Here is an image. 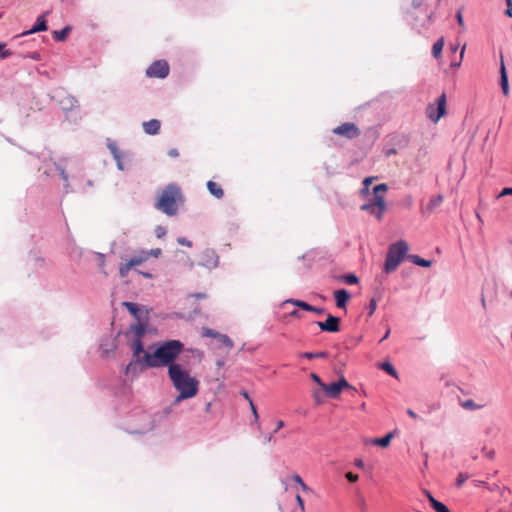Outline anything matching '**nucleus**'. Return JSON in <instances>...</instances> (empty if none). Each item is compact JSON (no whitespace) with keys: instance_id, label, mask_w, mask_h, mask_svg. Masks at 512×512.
Listing matches in <instances>:
<instances>
[{"instance_id":"1","label":"nucleus","mask_w":512,"mask_h":512,"mask_svg":"<svg viewBox=\"0 0 512 512\" xmlns=\"http://www.w3.org/2000/svg\"><path fill=\"white\" fill-rule=\"evenodd\" d=\"M183 351L184 343L182 341L166 344L154 354L153 358L150 357L145 360L149 369L167 367L168 377L175 390L178 391L175 403L191 399L199 392V380L191 376L182 364L176 362Z\"/></svg>"},{"instance_id":"2","label":"nucleus","mask_w":512,"mask_h":512,"mask_svg":"<svg viewBox=\"0 0 512 512\" xmlns=\"http://www.w3.org/2000/svg\"><path fill=\"white\" fill-rule=\"evenodd\" d=\"M149 320H144L140 322H136L131 324L125 331V337H130L132 335V340L130 341V348L132 351V359L125 366L124 373L125 375H132L133 377H137L144 370L149 369L148 364H146V359L150 357H154V354L162 348L166 344L177 343L180 340L178 339H169L164 341H158L152 343L148 346L147 350L144 347L143 338L148 332Z\"/></svg>"},{"instance_id":"3","label":"nucleus","mask_w":512,"mask_h":512,"mask_svg":"<svg viewBox=\"0 0 512 512\" xmlns=\"http://www.w3.org/2000/svg\"><path fill=\"white\" fill-rule=\"evenodd\" d=\"M183 201L184 196L180 186L172 182L164 187L155 203V207L162 213L171 217L177 214L178 203Z\"/></svg>"},{"instance_id":"4","label":"nucleus","mask_w":512,"mask_h":512,"mask_svg":"<svg viewBox=\"0 0 512 512\" xmlns=\"http://www.w3.org/2000/svg\"><path fill=\"white\" fill-rule=\"evenodd\" d=\"M409 245L403 240H397L389 245L386 254L383 270L386 274H390L397 269L402 261L408 256Z\"/></svg>"},{"instance_id":"5","label":"nucleus","mask_w":512,"mask_h":512,"mask_svg":"<svg viewBox=\"0 0 512 512\" xmlns=\"http://www.w3.org/2000/svg\"><path fill=\"white\" fill-rule=\"evenodd\" d=\"M49 97L51 101L57 104L65 113L78 107V100L62 87L52 89L49 93Z\"/></svg>"},{"instance_id":"6","label":"nucleus","mask_w":512,"mask_h":512,"mask_svg":"<svg viewBox=\"0 0 512 512\" xmlns=\"http://www.w3.org/2000/svg\"><path fill=\"white\" fill-rule=\"evenodd\" d=\"M447 98L446 94L442 93L434 104H429L426 109V114L428 118L437 123L442 117H444L447 113L446 110Z\"/></svg>"},{"instance_id":"7","label":"nucleus","mask_w":512,"mask_h":512,"mask_svg":"<svg viewBox=\"0 0 512 512\" xmlns=\"http://www.w3.org/2000/svg\"><path fill=\"white\" fill-rule=\"evenodd\" d=\"M169 64L166 60L154 61L146 70V76L149 78L164 79L169 75Z\"/></svg>"},{"instance_id":"8","label":"nucleus","mask_w":512,"mask_h":512,"mask_svg":"<svg viewBox=\"0 0 512 512\" xmlns=\"http://www.w3.org/2000/svg\"><path fill=\"white\" fill-rule=\"evenodd\" d=\"M122 305L135 318L136 322L149 320V310L144 305L131 301H124Z\"/></svg>"},{"instance_id":"9","label":"nucleus","mask_w":512,"mask_h":512,"mask_svg":"<svg viewBox=\"0 0 512 512\" xmlns=\"http://www.w3.org/2000/svg\"><path fill=\"white\" fill-rule=\"evenodd\" d=\"M219 264V256L214 249L207 248L199 256L198 265L209 270L214 269Z\"/></svg>"},{"instance_id":"10","label":"nucleus","mask_w":512,"mask_h":512,"mask_svg":"<svg viewBox=\"0 0 512 512\" xmlns=\"http://www.w3.org/2000/svg\"><path fill=\"white\" fill-rule=\"evenodd\" d=\"M333 133L351 140L360 135V130L355 123L345 122L335 127Z\"/></svg>"},{"instance_id":"11","label":"nucleus","mask_w":512,"mask_h":512,"mask_svg":"<svg viewBox=\"0 0 512 512\" xmlns=\"http://www.w3.org/2000/svg\"><path fill=\"white\" fill-rule=\"evenodd\" d=\"M341 318L338 316H334L332 314H328L325 321H317L316 324L323 332L328 333H337L340 331Z\"/></svg>"},{"instance_id":"12","label":"nucleus","mask_w":512,"mask_h":512,"mask_svg":"<svg viewBox=\"0 0 512 512\" xmlns=\"http://www.w3.org/2000/svg\"><path fill=\"white\" fill-rule=\"evenodd\" d=\"M136 415L139 417L140 421L143 424L139 428L129 430L128 432L130 434H145V433L151 431L155 427L154 420L152 419L151 414H149L145 411H141V412L137 413Z\"/></svg>"},{"instance_id":"13","label":"nucleus","mask_w":512,"mask_h":512,"mask_svg":"<svg viewBox=\"0 0 512 512\" xmlns=\"http://www.w3.org/2000/svg\"><path fill=\"white\" fill-rule=\"evenodd\" d=\"M48 13L49 12H45V13L39 15L29 30L22 32L20 35H17L16 37L27 36V35H31L34 33L47 31L48 24H47V20H46V15Z\"/></svg>"},{"instance_id":"14","label":"nucleus","mask_w":512,"mask_h":512,"mask_svg":"<svg viewBox=\"0 0 512 512\" xmlns=\"http://www.w3.org/2000/svg\"><path fill=\"white\" fill-rule=\"evenodd\" d=\"M285 303H290L304 311L312 312V313L319 314V315L324 314L326 312V309L324 307L313 306V305L309 304L308 302H306L304 300H300V299L290 298V299H287L285 301Z\"/></svg>"},{"instance_id":"15","label":"nucleus","mask_w":512,"mask_h":512,"mask_svg":"<svg viewBox=\"0 0 512 512\" xmlns=\"http://www.w3.org/2000/svg\"><path fill=\"white\" fill-rule=\"evenodd\" d=\"M335 305L339 309H346L349 300L351 299V293L345 289L341 288L335 290L334 293Z\"/></svg>"},{"instance_id":"16","label":"nucleus","mask_w":512,"mask_h":512,"mask_svg":"<svg viewBox=\"0 0 512 512\" xmlns=\"http://www.w3.org/2000/svg\"><path fill=\"white\" fill-rule=\"evenodd\" d=\"M500 77H499V85L502 89V92L505 96L509 95L510 88H509V78L508 73L504 64L503 56H501L500 61V69H499Z\"/></svg>"},{"instance_id":"17","label":"nucleus","mask_w":512,"mask_h":512,"mask_svg":"<svg viewBox=\"0 0 512 512\" xmlns=\"http://www.w3.org/2000/svg\"><path fill=\"white\" fill-rule=\"evenodd\" d=\"M320 250L318 249H311L305 254L298 257V260H302L304 262L305 268L309 269L312 267L313 263L316 261V259L320 258Z\"/></svg>"},{"instance_id":"18","label":"nucleus","mask_w":512,"mask_h":512,"mask_svg":"<svg viewBox=\"0 0 512 512\" xmlns=\"http://www.w3.org/2000/svg\"><path fill=\"white\" fill-rule=\"evenodd\" d=\"M161 122L158 119H151L143 123V130L147 135H157L160 132Z\"/></svg>"},{"instance_id":"19","label":"nucleus","mask_w":512,"mask_h":512,"mask_svg":"<svg viewBox=\"0 0 512 512\" xmlns=\"http://www.w3.org/2000/svg\"><path fill=\"white\" fill-rule=\"evenodd\" d=\"M396 433L397 430L390 431L382 437L373 438L371 440V443L381 448H387L390 445L391 440L394 438Z\"/></svg>"},{"instance_id":"20","label":"nucleus","mask_w":512,"mask_h":512,"mask_svg":"<svg viewBox=\"0 0 512 512\" xmlns=\"http://www.w3.org/2000/svg\"><path fill=\"white\" fill-rule=\"evenodd\" d=\"M121 331H118L116 334V337L114 339H102L101 340V348L103 353L109 354L111 352H114L117 349V344L115 343L116 339L121 335Z\"/></svg>"},{"instance_id":"21","label":"nucleus","mask_w":512,"mask_h":512,"mask_svg":"<svg viewBox=\"0 0 512 512\" xmlns=\"http://www.w3.org/2000/svg\"><path fill=\"white\" fill-rule=\"evenodd\" d=\"M322 390L326 393V395L329 398H332V399H337L342 392L341 389L339 388L338 384L336 383V381H333L330 384L323 385Z\"/></svg>"},{"instance_id":"22","label":"nucleus","mask_w":512,"mask_h":512,"mask_svg":"<svg viewBox=\"0 0 512 512\" xmlns=\"http://www.w3.org/2000/svg\"><path fill=\"white\" fill-rule=\"evenodd\" d=\"M443 202V196L441 194H438L436 196H433L425 208H422L423 214H431L437 207L440 206V204Z\"/></svg>"},{"instance_id":"23","label":"nucleus","mask_w":512,"mask_h":512,"mask_svg":"<svg viewBox=\"0 0 512 512\" xmlns=\"http://www.w3.org/2000/svg\"><path fill=\"white\" fill-rule=\"evenodd\" d=\"M377 366H378V368L380 370L384 371L389 376H391V377H393L395 379L399 378V374H398L396 368L394 367V365L389 360H385V361L379 362L377 364Z\"/></svg>"},{"instance_id":"24","label":"nucleus","mask_w":512,"mask_h":512,"mask_svg":"<svg viewBox=\"0 0 512 512\" xmlns=\"http://www.w3.org/2000/svg\"><path fill=\"white\" fill-rule=\"evenodd\" d=\"M369 202L376 206L378 214H384L386 211L387 205L382 194H373L372 199Z\"/></svg>"},{"instance_id":"25","label":"nucleus","mask_w":512,"mask_h":512,"mask_svg":"<svg viewBox=\"0 0 512 512\" xmlns=\"http://www.w3.org/2000/svg\"><path fill=\"white\" fill-rule=\"evenodd\" d=\"M407 260H409L414 265L423 267V268H429L432 265L431 260L422 258L421 256H419L417 254H408Z\"/></svg>"},{"instance_id":"26","label":"nucleus","mask_w":512,"mask_h":512,"mask_svg":"<svg viewBox=\"0 0 512 512\" xmlns=\"http://www.w3.org/2000/svg\"><path fill=\"white\" fill-rule=\"evenodd\" d=\"M209 193L217 199H221L224 196V191L220 185L216 182L209 180L206 184Z\"/></svg>"},{"instance_id":"27","label":"nucleus","mask_w":512,"mask_h":512,"mask_svg":"<svg viewBox=\"0 0 512 512\" xmlns=\"http://www.w3.org/2000/svg\"><path fill=\"white\" fill-rule=\"evenodd\" d=\"M72 27L70 25L64 26L60 30H54L52 32L53 39L58 42L65 41L70 34Z\"/></svg>"},{"instance_id":"28","label":"nucleus","mask_w":512,"mask_h":512,"mask_svg":"<svg viewBox=\"0 0 512 512\" xmlns=\"http://www.w3.org/2000/svg\"><path fill=\"white\" fill-rule=\"evenodd\" d=\"M444 47V38H439L432 46L431 54L434 58H439L442 54Z\"/></svg>"},{"instance_id":"29","label":"nucleus","mask_w":512,"mask_h":512,"mask_svg":"<svg viewBox=\"0 0 512 512\" xmlns=\"http://www.w3.org/2000/svg\"><path fill=\"white\" fill-rule=\"evenodd\" d=\"M360 209L362 211H366V212L370 213L371 215L375 216L378 220H381L382 217H383V214H378L377 213L376 206H374L373 203H371V202H367V203L362 204Z\"/></svg>"},{"instance_id":"30","label":"nucleus","mask_w":512,"mask_h":512,"mask_svg":"<svg viewBox=\"0 0 512 512\" xmlns=\"http://www.w3.org/2000/svg\"><path fill=\"white\" fill-rule=\"evenodd\" d=\"M300 357L306 358L308 360H312L315 358H327L328 353L326 351H318V352L306 351V352L300 353Z\"/></svg>"},{"instance_id":"31","label":"nucleus","mask_w":512,"mask_h":512,"mask_svg":"<svg viewBox=\"0 0 512 512\" xmlns=\"http://www.w3.org/2000/svg\"><path fill=\"white\" fill-rule=\"evenodd\" d=\"M341 281L347 285H356L359 283V278L355 273H346L339 277Z\"/></svg>"},{"instance_id":"32","label":"nucleus","mask_w":512,"mask_h":512,"mask_svg":"<svg viewBox=\"0 0 512 512\" xmlns=\"http://www.w3.org/2000/svg\"><path fill=\"white\" fill-rule=\"evenodd\" d=\"M107 148L112 154L113 158H118V156H122L121 151L119 150L117 143L110 138H107Z\"/></svg>"},{"instance_id":"33","label":"nucleus","mask_w":512,"mask_h":512,"mask_svg":"<svg viewBox=\"0 0 512 512\" xmlns=\"http://www.w3.org/2000/svg\"><path fill=\"white\" fill-rule=\"evenodd\" d=\"M431 507L435 512H451L450 509L439 500H434Z\"/></svg>"},{"instance_id":"34","label":"nucleus","mask_w":512,"mask_h":512,"mask_svg":"<svg viewBox=\"0 0 512 512\" xmlns=\"http://www.w3.org/2000/svg\"><path fill=\"white\" fill-rule=\"evenodd\" d=\"M249 405H250V408H251V411H252V414L254 416V421L251 422V426H253L254 424L257 425L258 428H260V424H259V414H258V411H257V407L256 405L254 404L253 400L252 399H249Z\"/></svg>"},{"instance_id":"35","label":"nucleus","mask_w":512,"mask_h":512,"mask_svg":"<svg viewBox=\"0 0 512 512\" xmlns=\"http://www.w3.org/2000/svg\"><path fill=\"white\" fill-rule=\"evenodd\" d=\"M30 260L33 261V265L35 268H39L44 265V259L41 256H39L36 252L30 253Z\"/></svg>"},{"instance_id":"36","label":"nucleus","mask_w":512,"mask_h":512,"mask_svg":"<svg viewBox=\"0 0 512 512\" xmlns=\"http://www.w3.org/2000/svg\"><path fill=\"white\" fill-rule=\"evenodd\" d=\"M53 165H54L55 169L59 172L63 181L65 182L64 187L68 188V186H69L68 174H67L66 170L63 167H61L60 165L56 164L55 162H53Z\"/></svg>"},{"instance_id":"37","label":"nucleus","mask_w":512,"mask_h":512,"mask_svg":"<svg viewBox=\"0 0 512 512\" xmlns=\"http://www.w3.org/2000/svg\"><path fill=\"white\" fill-rule=\"evenodd\" d=\"M461 406L468 410H477V409L482 408V405L476 404L474 402V400H472V399H467V400L463 401Z\"/></svg>"},{"instance_id":"38","label":"nucleus","mask_w":512,"mask_h":512,"mask_svg":"<svg viewBox=\"0 0 512 512\" xmlns=\"http://www.w3.org/2000/svg\"><path fill=\"white\" fill-rule=\"evenodd\" d=\"M13 52L9 49H6V43L0 42V59L4 60L12 56Z\"/></svg>"},{"instance_id":"39","label":"nucleus","mask_w":512,"mask_h":512,"mask_svg":"<svg viewBox=\"0 0 512 512\" xmlns=\"http://www.w3.org/2000/svg\"><path fill=\"white\" fill-rule=\"evenodd\" d=\"M147 260V256H140V257H131L129 260H128V265L130 266V268H133L135 266H138L140 265L143 261Z\"/></svg>"},{"instance_id":"40","label":"nucleus","mask_w":512,"mask_h":512,"mask_svg":"<svg viewBox=\"0 0 512 512\" xmlns=\"http://www.w3.org/2000/svg\"><path fill=\"white\" fill-rule=\"evenodd\" d=\"M219 342H221L225 347L227 348H232L233 347V341L232 339L226 335V334H220L219 338H218Z\"/></svg>"},{"instance_id":"41","label":"nucleus","mask_w":512,"mask_h":512,"mask_svg":"<svg viewBox=\"0 0 512 512\" xmlns=\"http://www.w3.org/2000/svg\"><path fill=\"white\" fill-rule=\"evenodd\" d=\"M336 383L338 384L341 391L344 389L352 388V386L349 384V382L346 380L344 376H340L338 380H336Z\"/></svg>"},{"instance_id":"42","label":"nucleus","mask_w":512,"mask_h":512,"mask_svg":"<svg viewBox=\"0 0 512 512\" xmlns=\"http://www.w3.org/2000/svg\"><path fill=\"white\" fill-rule=\"evenodd\" d=\"M388 190L386 183H379L373 187V194H382Z\"/></svg>"},{"instance_id":"43","label":"nucleus","mask_w":512,"mask_h":512,"mask_svg":"<svg viewBox=\"0 0 512 512\" xmlns=\"http://www.w3.org/2000/svg\"><path fill=\"white\" fill-rule=\"evenodd\" d=\"M220 332L214 330V329H211V328H205L204 331H203V335L206 336V337H211V338H216L218 339L219 336H220Z\"/></svg>"},{"instance_id":"44","label":"nucleus","mask_w":512,"mask_h":512,"mask_svg":"<svg viewBox=\"0 0 512 512\" xmlns=\"http://www.w3.org/2000/svg\"><path fill=\"white\" fill-rule=\"evenodd\" d=\"M376 308H377V301L375 298H371L368 303V306H367L368 317H371L374 314Z\"/></svg>"},{"instance_id":"45","label":"nucleus","mask_w":512,"mask_h":512,"mask_svg":"<svg viewBox=\"0 0 512 512\" xmlns=\"http://www.w3.org/2000/svg\"><path fill=\"white\" fill-rule=\"evenodd\" d=\"M132 268H130V266L128 265V263H122L119 267V275L120 277L124 278L128 275L129 271L131 270Z\"/></svg>"},{"instance_id":"46","label":"nucleus","mask_w":512,"mask_h":512,"mask_svg":"<svg viewBox=\"0 0 512 512\" xmlns=\"http://www.w3.org/2000/svg\"><path fill=\"white\" fill-rule=\"evenodd\" d=\"M467 479H468V475L460 472L456 478V482H455L456 487L460 488L465 483V481Z\"/></svg>"},{"instance_id":"47","label":"nucleus","mask_w":512,"mask_h":512,"mask_svg":"<svg viewBox=\"0 0 512 512\" xmlns=\"http://www.w3.org/2000/svg\"><path fill=\"white\" fill-rule=\"evenodd\" d=\"M167 234V229L166 227L164 226H161V225H158L156 228H155V236L159 239L165 237Z\"/></svg>"},{"instance_id":"48","label":"nucleus","mask_w":512,"mask_h":512,"mask_svg":"<svg viewBox=\"0 0 512 512\" xmlns=\"http://www.w3.org/2000/svg\"><path fill=\"white\" fill-rule=\"evenodd\" d=\"M161 253H162V250L160 248H154L149 251H142V254L144 256H147V258L149 256L158 257L159 255H161Z\"/></svg>"},{"instance_id":"49","label":"nucleus","mask_w":512,"mask_h":512,"mask_svg":"<svg viewBox=\"0 0 512 512\" xmlns=\"http://www.w3.org/2000/svg\"><path fill=\"white\" fill-rule=\"evenodd\" d=\"M310 378L314 383H316L323 389V385H325V383L322 381L321 377L317 373L312 372L310 374Z\"/></svg>"},{"instance_id":"50","label":"nucleus","mask_w":512,"mask_h":512,"mask_svg":"<svg viewBox=\"0 0 512 512\" xmlns=\"http://www.w3.org/2000/svg\"><path fill=\"white\" fill-rule=\"evenodd\" d=\"M373 178L372 177H366L363 180V188L361 190L362 193H368L369 192V186L372 183Z\"/></svg>"},{"instance_id":"51","label":"nucleus","mask_w":512,"mask_h":512,"mask_svg":"<svg viewBox=\"0 0 512 512\" xmlns=\"http://www.w3.org/2000/svg\"><path fill=\"white\" fill-rule=\"evenodd\" d=\"M293 480L295 481V483L299 484L303 490H307L308 489V486L304 483L303 479L301 478L300 475L298 474H294L293 475Z\"/></svg>"},{"instance_id":"52","label":"nucleus","mask_w":512,"mask_h":512,"mask_svg":"<svg viewBox=\"0 0 512 512\" xmlns=\"http://www.w3.org/2000/svg\"><path fill=\"white\" fill-rule=\"evenodd\" d=\"M506 2V10L504 12V14L509 17V18H512V0H505Z\"/></svg>"},{"instance_id":"53","label":"nucleus","mask_w":512,"mask_h":512,"mask_svg":"<svg viewBox=\"0 0 512 512\" xmlns=\"http://www.w3.org/2000/svg\"><path fill=\"white\" fill-rule=\"evenodd\" d=\"M512 195V187H504L499 194L497 195V198H501L504 196Z\"/></svg>"},{"instance_id":"54","label":"nucleus","mask_w":512,"mask_h":512,"mask_svg":"<svg viewBox=\"0 0 512 512\" xmlns=\"http://www.w3.org/2000/svg\"><path fill=\"white\" fill-rule=\"evenodd\" d=\"M177 242H178V244L187 246V247H192V245H193L192 242L189 239H187L186 237H178Z\"/></svg>"},{"instance_id":"55","label":"nucleus","mask_w":512,"mask_h":512,"mask_svg":"<svg viewBox=\"0 0 512 512\" xmlns=\"http://www.w3.org/2000/svg\"><path fill=\"white\" fill-rule=\"evenodd\" d=\"M346 479L350 482V483H355L358 481L359 479V476L355 473H352V472H348L346 473Z\"/></svg>"},{"instance_id":"56","label":"nucleus","mask_w":512,"mask_h":512,"mask_svg":"<svg viewBox=\"0 0 512 512\" xmlns=\"http://www.w3.org/2000/svg\"><path fill=\"white\" fill-rule=\"evenodd\" d=\"M423 493H424V495L426 496L427 500L429 501L430 505L432 506V505H433V501H434V500H437V499H436V498L432 495V493H431L429 490H427V489H424V490H423Z\"/></svg>"},{"instance_id":"57","label":"nucleus","mask_w":512,"mask_h":512,"mask_svg":"<svg viewBox=\"0 0 512 512\" xmlns=\"http://www.w3.org/2000/svg\"><path fill=\"white\" fill-rule=\"evenodd\" d=\"M116 161V166L118 170L124 171V164L122 162V156H118V158H113Z\"/></svg>"},{"instance_id":"58","label":"nucleus","mask_w":512,"mask_h":512,"mask_svg":"<svg viewBox=\"0 0 512 512\" xmlns=\"http://www.w3.org/2000/svg\"><path fill=\"white\" fill-rule=\"evenodd\" d=\"M464 51H465V46H463L462 49H461L460 60L458 62H452L451 63V67H459L461 65V61H462V58H463V55H464Z\"/></svg>"},{"instance_id":"59","label":"nucleus","mask_w":512,"mask_h":512,"mask_svg":"<svg viewBox=\"0 0 512 512\" xmlns=\"http://www.w3.org/2000/svg\"><path fill=\"white\" fill-rule=\"evenodd\" d=\"M482 452L485 454V456H486L488 459H493V458H494V456H495V451H494V450L486 451V448H485V447L482 449Z\"/></svg>"},{"instance_id":"60","label":"nucleus","mask_w":512,"mask_h":512,"mask_svg":"<svg viewBox=\"0 0 512 512\" xmlns=\"http://www.w3.org/2000/svg\"><path fill=\"white\" fill-rule=\"evenodd\" d=\"M97 257L99 258V266L100 268H103L105 265V255L102 253H96Z\"/></svg>"},{"instance_id":"61","label":"nucleus","mask_w":512,"mask_h":512,"mask_svg":"<svg viewBox=\"0 0 512 512\" xmlns=\"http://www.w3.org/2000/svg\"><path fill=\"white\" fill-rule=\"evenodd\" d=\"M354 465L360 469H363L365 466L364 461L361 458H356L354 461Z\"/></svg>"},{"instance_id":"62","label":"nucleus","mask_w":512,"mask_h":512,"mask_svg":"<svg viewBox=\"0 0 512 512\" xmlns=\"http://www.w3.org/2000/svg\"><path fill=\"white\" fill-rule=\"evenodd\" d=\"M137 272L146 279H152L154 277V275L150 272H145V271H140V270H137Z\"/></svg>"},{"instance_id":"63","label":"nucleus","mask_w":512,"mask_h":512,"mask_svg":"<svg viewBox=\"0 0 512 512\" xmlns=\"http://www.w3.org/2000/svg\"><path fill=\"white\" fill-rule=\"evenodd\" d=\"M423 0H412L411 5L413 8L418 9L422 6Z\"/></svg>"},{"instance_id":"64","label":"nucleus","mask_w":512,"mask_h":512,"mask_svg":"<svg viewBox=\"0 0 512 512\" xmlns=\"http://www.w3.org/2000/svg\"><path fill=\"white\" fill-rule=\"evenodd\" d=\"M168 155H169L170 157L175 158V157H178V156H179V152H178V150H177L176 148H172V149H170V150L168 151Z\"/></svg>"}]
</instances>
